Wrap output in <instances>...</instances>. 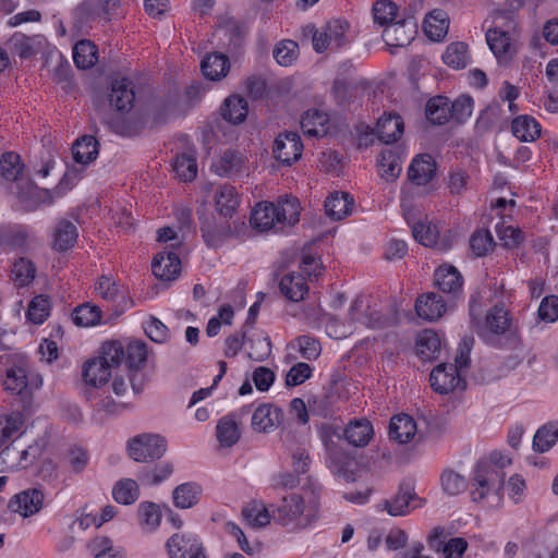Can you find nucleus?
Returning a JSON list of instances; mask_svg holds the SVG:
<instances>
[{
    "mask_svg": "<svg viewBox=\"0 0 558 558\" xmlns=\"http://www.w3.org/2000/svg\"><path fill=\"white\" fill-rule=\"evenodd\" d=\"M210 168L219 177L238 178L247 172V158L238 150L228 149L213 161Z\"/></svg>",
    "mask_w": 558,
    "mask_h": 558,
    "instance_id": "obj_9",
    "label": "nucleus"
},
{
    "mask_svg": "<svg viewBox=\"0 0 558 558\" xmlns=\"http://www.w3.org/2000/svg\"><path fill=\"white\" fill-rule=\"evenodd\" d=\"M449 17L441 9L433 10L424 20V31L426 36L434 40H441L448 32Z\"/></svg>",
    "mask_w": 558,
    "mask_h": 558,
    "instance_id": "obj_32",
    "label": "nucleus"
},
{
    "mask_svg": "<svg viewBox=\"0 0 558 558\" xmlns=\"http://www.w3.org/2000/svg\"><path fill=\"white\" fill-rule=\"evenodd\" d=\"M167 450V441L157 434H142L128 442L131 459L136 462H149L160 459Z\"/></svg>",
    "mask_w": 558,
    "mask_h": 558,
    "instance_id": "obj_4",
    "label": "nucleus"
},
{
    "mask_svg": "<svg viewBox=\"0 0 558 558\" xmlns=\"http://www.w3.org/2000/svg\"><path fill=\"white\" fill-rule=\"evenodd\" d=\"M398 7L390 0H378L373 5L374 22L380 26H387L397 16Z\"/></svg>",
    "mask_w": 558,
    "mask_h": 558,
    "instance_id": "obj_64",
    "label": "nucleus"
},
{
    "mask_svg": "<svg viewBox=\"0 0 558 558\" xmlns=\"http://www.w3.org/2000/svg\"><path fill=\"white\" fill-rule=\"evenodd\" d=\"M0 174L12 193L24 208L34 210L39 203L52 204L53 196L49 190L38 189L27 175L21 156L7 151L0 158Z\"/></svg>",
    "mask_w": 558,
    "mask_h": 558,
    "instance_id": "obj_1",
    "label": "nucleus"
},
{
    "mask_svg": "<svg viewBox=\"0 0 558 558\" xmlns=\"http://www.w3.org/2000/svg\"><path fill=\"white\" fill-rule=\"evenodd\" d=\"M558 440V422L549 423L541 428L534 435L533 449L537 452L548 451Z\"/></svg>",
    "mask_w": 558,
    "mask_h": 558,
    "instance_id": "obj_52",
    "label": "nucleus"
},
{
    "mask_svg": "<svg viewBox=\"0 0 558 558\" xmlns=\"http://www.w3.org/2000/svg\"><path fill=\"white\" fill-rule=\"evenodd\" d=\"M151 269L157 279L172 281L180 275L181 260L175 252L162 251L154 257Z\"/></svg>",
    "mask_w": 558,
    "mask_h": 558,
    "instance_id": "obj_14",
    "label": "nucleus"
},
{
    "mask_svg": "<svg viewBox=\"0 0 558 558\" xmlns=\"http://www.w3.org/2000/svg\"><path fill=\"white\" fill-rule=\"evenodd\" d=\"M203 489L194 482H186L177 486L172 492L173 504L180 509H190L198 504Z\"/></svg>",
    "mask_w": 558,
    "mask_h": 558,
    "instance_id": "obj_30",
    "label": "nucleus"
},
{
    "mask_svg": "<svg viewBox=\"0 0 558 558\" xmlns=\"http://www.w3.org/2000/svg\"><path fill=\"white\" fill-rule=\"evenodd\" d=\"M404 123L402 118L396 113L384 114L378 119L376 134L385 144L397 142L403 134Z\"/></svg>",
    "mask_w": 558,
    "mask_h": 558,
    "instance_id": "obj_22",
    "label": "nucleus"
},
{
    "mask_svg": "<svg viewBox=\"0 0 558 558\" xmlns=\"http://www.w3.org/2000/svg\"><path fill=\"white\" fill-rule=\"evenodd\" d=\"M432 388L440 393L447 395L456 388L465 387V381L457 369V365L446 363L438 364L429 375Z\"/></svg>",
    "mask_w": 558,
    "mask_h": 558,
    "instance_id": "obj_7",
    "label": "nucleus"
},
{
    "mask_svg": "<svg viewBox=\"0 0 558 558\" xmlns=\"http://www.w3.org/2000/svg\"><path fill=\"white\" fill-rule=\"evenodd\" d=\"M44 506V493L38 488H28L14 495L8 507L24 518L38 513Z\"/></svg>",
    "mask_w": 558,
    "mask_h": 558,
    "instance_id": "obj_10",
    "label": "nucleus"
},
{
    "mask_svg": "<svg viewBox=\"0 0 558 558\" xmlns=\"http://www.w3.org/2000/svg\"><path fill=\"white\" fill-rule=\"evenodd\" d=\"M353 199L344 192H335L325 201V210L328 217L340 220L351 213Z\"/></svg>",
    "mask_w": 558,
    "mask_h": 558,
    "instance_id": "obj_39",
    "label": "nucleus"
},
{
    "mask_svg": "<svg viewBox=\"0 0 558 558\" xmlns=\"http://www.w3.org/2000/svg\"><path fill=\"white\" fill-rule=\"evenodd\" d=\"M248 113L247 101L238 95L229 96L223 104L221 109L222 118L232 123L239 124L242 123Z\"/></svg>",
    "mask_w": 558,
    "mask_h": 558,
    "instance_id": "obj_40",
    "label": "nucleus"
},
{
    "mask_svg": "<svg viewBox=\"0 0 558 558\" xmlns=\"http://www.w3.org/2000/svg\"><path fill=\"white\" fill-rule=\"evenodd\" d=\"M444 62L453 69H464L469 63L468 46L457 41L450 44L442 54Z\"/></svg>",
    "mask_w": 558,
    "mask_h": 558,
    "instance_id": "obj_55",
    "label": "nucleus"
},
{
    "mask_svg": "<svg viewBox=\"0 0 558 558\" xmlns=\"http://www.w3.org/2000/svg\"><path fill=\"white\" fill-rule=\"evenodd\" d=\"M201 231L209 247H217L221 245L232 235L228 221H217L215 217H206L202 221Z\"/></svg>",
    "mask_w": 558,
    "mask_h": 558,
    "instance_id": "obj_20",
    "label": "nucleus"
},
{
    "mask_svg": "<svg viewBox=\"0 0 558 558\" xmlns=\"http://www.w3.org/2000/svg\"><path fill=\"white\" fill-rule=\"evenodd\" d=\"M36 271L32 260L21 257L12 266L11 278L16 287H25L35 279Z\"/></svg>",
    "mask_w": 558,
    "mask_h": 558,
    "instance_id": "obj_53",
    "label": "nucleus"
},
{
    "mask_svg": "<svg viewBox=\"0 0 558 558\" xmlns=\"http://www.w3.org/2000/svg\"><path fill=\"white\" fill-rule=\"evenodd\" d=\"M4 388L12 393L21 395L28 385L27 372L23 366H11L7 369Z\"/></svg>",
    "mask_w": 558,
    "mask_h": 558,
    "instance_id": "obj_57",
    "label": "nucleus"
},
{
    "mask_svg": "<svg viewBox=\"0 0 558 558\" xmlns=\"http://www.w3.org/2000/svg\"><path fill=\"white\" fill-rule=\"evenodd\" d=\"M416 433V423L408 414H399L390 420L389 437L399 444L409 442Z\"/></svg>",
    "mask_w": 558,
    "mask_h": 558,
    "instance_id": "obj_28",
    "label": "nucleus"
},
{
    "mask_svg": "<svg viewBox=\"0 0 558 558\" xmlns=\"http://www.w3.org/2000/svg\"><path fill=\"white\" fill-rule=\"evenodd\" d=\"M74 160L87 165L98 156V142L93 135H84L76 140L72 147Z\"/></svg>",
    "mask_w": 558,
    "mask_h": 558,
    "instance_id": "obj_41",
    "label": "nucleus"
},
{
    "mask_svg": "<svg viewBox=\"0 0 558 558\" xmlns=\"http://www.w3.org/2000/svg\"><path fill=\"white\" fill-rule=\"evenodd\" d=\"M325 35L329 36L335 50L350 44L352 40L350 24L345 20H332L326 23Z\"/></svg>",
    "mask_w": 558,
    "mask_h": 558,
    "instance_id": "obj_42",
    "label": "nucleus"
},
{
    "mask_svg": "<svg viewBox=\"0 0 558 558\" xmlns=\"http://www.w3.org/2000/svg\"><path fill=\"white\" fill-rule=\"evenodd\" d=\"M112 496L121 505H132L140 498V487L134 480L123 478L114 484Z\"/></svg>",
    "mask_w": 558,
    "mask_h": 558,
    "instance_id": "obj_50",
    "label": "nucleus"
},
{
    "mask_svg": "<svg viewBox=\"0 0 558 558\" xmlns=\"http://www.w3.org/2000/svg\"><path fill=\"white\" fill-rule=\"evenodd\" d=\"M415 497L410 485H400L397 494L390 499L383 500L380 506L392 517L405 515L410 512V504Z\"/></svg>",
    "mask_w": 558,
    "mask_h": 558,
    "instance_id": "obj_24",
    "label": "nucleus"
},
{
    "mask_svg": "<svg viewBox=\"0 0 558 558\" xmlns=\"http://www.w3.org/2000/svg\"><path fill=\"white\" fill-rule=\"evenodd\" d=\"M417 33V25L413 17L391 22L383 32V39L389 47H405L412 43Z\"/></svg>",
    "mask_w": 558,
    "mask_h": 558,
    "instance_id": "obj_8",
    "label": "nucleus"
},
{
    "mask_svg": "<svg viewBox=\"0 0 558 558\" xmlns=\"http://www.w3.org/2000/svg\"><path fill=\"white\" fill-rule=\"evenodd\" d=\"M217 439L221 447L229 448L235 445L240 439V429L231 415L219 420L216 427Z\"/></svg>",
    "mask_w": 558,
    "mask_h": 558,
    "instance_id": "obj_45",
    "label": "nucleus"
},
{
    "mask_svg": "<svg viewBox=\"0 0 558 558\" xmlns=\"http://www.w3.org/2000/svg\"><path fill=\"white\" fill-rule=\"evenodd\" d=\"M317 506L314 502L306 505L303 497L291 494L282 498L275 511V521L291 531L308 527L317 518Z\"/></svg>",
    "mask_w": 558,
    "mask_h": 558,
    "instance_id": "obj_3",
    "label": "nucleus"
},
{
    "mask_svg": "<svg viewBox=\"0 0 558 558\" xmlns=\"http://www.w3.org/2000/svg\"><path fill=\"white\" fill-rule=\"evenodd\" d=\"M77 239V229L69 220H61L57 225L53 233V247L63 252L74 245Z\"/></svg>",
    "mask_w": 558,
    "mask_h": 558,
    "instance_id": "obj_44",
    "label": "nucleus"
},
{
    "mask_svg": "<svg viewBox=\"0 0 558 558\" xmlns=\"http://www.w3.org/2000/svg\"><path fill=\"white\" fill-rule=\"evenodd\" d=\"M73 61L78 69L92 68L97 62L96 46L90 40H80L73 47Z\"/></svg>",
    "mask_w": 558,
    "mask_h": 558,
    "instance_id": "obj_48",
    "label": "nucleus"
},
{
    "mask_svg": "<svg viewBox=\"0 0 558 558\" xmlns=\"http://www.w3.org/2000/svg\"><path fill=\"white\" fill-rule=\"evenodd\" d=\"M444 534L445 530L442 527H434L427 537L429 548L436 553H441L444 558H461L468 548L466 541L462 537H453L445 542L441 539Z\"/></svg>",
    "mask_w": 558,
    "mask_h": 558,
    "instance_id": "obj_11",
    "label": "nucleus"
},
{
    "mask_svg": "<svg viewBox=\"0 0 558 558\" xmlns=\"http://www.w3.org/2000/svg\"><path fill=\"white\" fill-rule=\"evenodd\" d=\"M274 203H258L251 215V225L259 231H267L278 226Z\"/></svg>",
    "mask_w": 558,
    "mask_h": 558,
    "instance_id": "obj_36",
    "label": "nucleus"
},
{
    "mask_svg": "<svg viewBox=\"0 0 558 558\" xmlns=\"http://www.w3.org/2000/svg\"><path fill=\"white\" fill-rule=\"evenodd\" d=\"M523 546L527 558H558V536L555 534H537Z\"/></svg>",
    "mask_w": 558,
    "mask_h": 558,
    "instance_id": "obj_18",
    "label": "nucleus"
},
{
    "mask_svg": "<svg viewBox=\"0 0 558 558\" xmlns=\"http://www.w3.org/2000/svg\"><path fill=\"white\" fill-rule=\"evenodd\" d=\"M505 472L500 466L487 462H478L472 473L470 495L474 502H487L498 506L505 485Z\"/></svg>",
    "mask_w": 558,
    "mask_h": 558,
    "instance_id": "obj_2",
    "label": "nucleus"
},
{
    "mask_svg": "<svg viewBox=\"0 0 558 558\" xmlns=\"http://www.w3.org/2000/svg\"><path fill=\"white\" fill-rule=\"evenodd\" d=\"M494 246L495 241L489 230L478 229L470 238V247L476 257L485 256Z\"/></svg>",
    "mask_w": 558,
    "mask_h": 558,
    "instance_id": "obj_60",
    "label": "nucleus"
},
{
    "mask_svg": "<svg viewBox=\"0 0 558 558\" xmlns=\"http://www.w3.org/2000/svg\"><path fill=\"white\" fill-rule=\"evenodd\" d=\"M165 547L169 558H209L201 538L190 532L174 533Z\"/></svg>",
    "mask_w": 558,
    "mask_h": 558,
    "instance_id": "obj_5",
    "label": "nucleus"
},
{
    "mask_svg": "<svg viewBox=\"0 0 558 558\" xmlns=\"http://www.w3.org/2000/svg\"><path fill=\"white\" fill-rule=\"evenodd\" d=\"M441 350V340L433 330H423L416 340V353L425 361H433L438 359Z\"/></svg>",
    "mask_w": 558,
    "mask_h": 558,
    "instance_id": "obj_33",
    "label": "nucleus"
},
{
    "mask_svg": "<svg viewBox=\"0 0 558 558\" xmlns=\"http://www.w3.org/2000/svg\"><path fill=\"white\" fill-rule=\"evenodd\" d=\"M23 423V415L20 412H13L3 418H0L1 444L19 438V436L22 434L21 428Z\"/></svg>",
    "mask_w": 558,
    "mask_h": 558,
    "instance_id": "obj_54",
    "label": "nucleus"
},
{
    "mask_svg": "<svg viewBox=\"0 0 558 558\" xmlns=\"http://www.w3.org/2000/svg\"><path fill=\"white\" fill-rule=\"evenodd\" d=\"M50 314V301L46 295L35 296L27 310V318L37 325L43 324Z\"/></svg>",
    "mask_w": 558,
    "mask_h": 558,
    "instance_id": "obj_63",
    "label": "nucleus"
},
{
    "mask_svg": "<svg viewBox=\"0 0 558 558\" xmlns=\"http://www.w3.org/2000/svg\"><path fill=\"white\" fill-rule=\"evenodd\" d=\"M101 318L100 310L90 304L77 306L72 313V319L76 326L89 327L96 325Z\"/></svg>",
    "mask_w": 558,
    "mask_h": 558,
    "instance_id": "obj_62",
    "label": "nucleus"
},
{
    "mask_svg": "<svg viewBox=\"0 0 558 558\" xmlns=\"http://www.w3.org/2000/svg\"><path fill=\"white\" fill-rule=\"evenodd\" d=\"M415 311L421 318L435 322L446 313L447 304L439 294L429 292L416 300Z\"/></svg>",
    "mask_w": 558,
    "mask_h": 558,
    "instance_id": "obj_19",
    "label": "nucleus"
},
{
    "mask_svg": "<svg viewBox=\"0 0 558 558\" xmlns=\"http://www.w3.org/2000/svg\"><path fill=\"white\" fill-rule=\"evenodd\" d=\"M380 177L386 181H395L401 173V162L399 156L391 149H384L378 159Z\"/></svg>",
    "mask_w": 558,
    "mask_h": 558,
    "instance_id": "obj_49",
    "label": "nucleus"
},
{
    "mask_svg": "<svg viewBox=\"0 0 558 558\" xmlns=\"http://www.w3.org/2000/svg\"><path fill=\"white\" fill-rule=\"evenodd\" d=\"M138 522L146 532L156 531L161 522L162 513L159 505L151 501H143L137 509Z\"/></svg>",
    "mask_w": 558,
    "mask_h": 558,
    "instance_id": "obj_43",
    "label": "nucleus"
},
{
    "mask_svg": "<svg viewBox=\"0 0 558 558\" xmlns=\"http://www.w3.org/2000/svg\"><path fill=\"white\" fill-rule=\"evenodd\" d=\"M436 175V162L428 154L414 157L408 169V179L411 183L421 186L429 183Z\"/></svg>",
    "mask_w": 558,
    "mask_h": 558,
    "instance_id": "obj_15",
    "label": "nucleus"
},
{
    "mask_svg": "<svg viewBox=\"0 0 558 558\" xmlns=\"http://www.w3.org/2000/svg\"><path fill=\"white\" fill-rule=\"evenodd\" d=\"M511 318L502 304L495 305L486 315V341L498 347L497 336L506 335L510 331Z\"/></svg>",
    "mask_w": 558,
    "mask_h": 558,
    "instance_id": "obj_13",
    "label": "nucleus"
},
{
    "mask_svg": "<svg viewBox=\"0 0 558 558\" xmlns=\"http://www.w3.org/2000/svg\"><path fill=\"white\" fill-rule=\"evenodd\" d=\"M280 292L292 302H300L308 292L306 279L301 274L284 275L279 282Z\"/></svg>",
    "mask_w": 558,
    "mask_h": 558,
    "instance_id": "obj_25",
    "label": "nucleus"
},
{
    "mask_svg": "<svg viewBox=\"0 0 558 558\" xmlns=\"http://www.w3.org/2000/svg\"><path fill=\"white\" fill-rule=\"evenodd\" d=\"M276 216H278L277 222L279 229L284 227H291L300 220V203L295 197H283L279 198L277 203H274Z\"/></svg>",
    "mask_w": 558,
    "mask_h": 558,
    "instance_id": "obj_26",
    "label": "nucleus"
},
{
    "mask_svg": "<svg viewBox=\"0 0 558 558\" xmlns=\"http://www.w3.org/2000/svg\"><path fill=\"white\" fill-rule=\"evenodd\" d=\"M229 69L230 61L228 57L218 52L209 53L201 63L204 76L210 81H220L227 75Z\"/></svg>",
    "mask_w": 558,
    "mask_h": 558,
    "instance_id": "obj_29",
    "label": "nucleus"
},
{
    "mask_svg": "<svg viewBox=\"0 0 558 558\" xmlns=\"http://www.w3.org/2000/svg\"><path fill=\"white\" fill-rule=\"evenodd\" d=\"M404 215L409 225H411L413 238L418 243L429 247L438 245L439 231L435 225H432L430 222L427 221H418L411 223L409 215Z\"/></svg>",
    "mask_w": 558,
    "mask_h": 558,
    "instance_id": "obj_46",
    "label": "nucleus"
},
{
    "mask_svg": "<svg viewBox=\"0 0 558 558\" xmlns=\"http://www.w3.org/2000/svg\"><path fill=\"white\" fill-rule=\"evenodd\" d=\"M112 368L98 359L88 361L83 367V378L85 383L93 387L105 385L112 375Z\"/></svg>",
    "mask_w": 558,
    "mask_h": 558,
    "instance_id": "obj_38",
    "label": "nucleus"
},
{
    "mask_svg": "<svg viewBox=\"0 0 558 558\" xmlns=\"http://www.w3.org/2000/svg\"><path fill=\"white\" fill-rule=\"evenodd\" d=\"M108 99L118 112H129L135 101L134 83L126 77L113 80Z\"/></svg>",
    "mask_w": 558,
    "mask_h": 558,
    "instance_id": "obj_12",
    "label": "nucleus"
},
{
    "mask_svg": "<svg viewBox=\"0 0 558 558\" xmlns=\"http://www.w3.org/2000/svg\"><path fill=\"white\" fill-rule=\"evenodd\" d=\"M125 357V347L120 341H108L102 344L101 355L97 359L112 369L120 366Z\"/></svg>",
    "mask_w": 558,
    "mask_h": 558,
    "instance_id": "obj_56",
    "label": "nucleus"
},
{
    "mask_svg": "<svg viewBox=\"0 0 558 558\" xmlns=\"http://www.w3.org/2000/svg\"><path fill=\"white\" fill-rule=\"evenodd\" d=\"M426 118L436 125H442L450 120L449 98L438 96L428 100L426 105Z\"/></svg>",
    "mask_w": 558,
    "mask_h": 558,
    "instance_id": "obj_47",
    "label": "nucleus"
},
{
    "mask_svg": "<svg viewBox=\"0 0 558 558\" xmlns=\"http://www.w3.org/2000/svg\"><path fill=\"white\" fill-rule=\"evenodd\" d=\"M486 41L499 61H507L511 58V38L508 32L490 28L486 33Z\"/></svg>",
    "mask_w": 558,
    "mask_h": 558,
    "instance_id": "obj_34",
    "label": "nucleus"
},
{
    "mask_svg": "<svg viewBox=\"0 0 558 558\" xmlns=\"http://www.w3.org/2000/svg\"><path fill=\"white\" fill-rule=\"evenodd\" d=\"M541 124L531 116H518L512 120L511 132L521 142H534L541 136Z\"/></svg>",
    "mask_w": 558,
    "mask_h": 558,
    "instance_id": "obj_31",
    "label": "nucleus"
},
{
    "mask_svg": "<svg viewBox=\"0 0 558 558\" xmlns=\"http://www.w3.org/2000/svg\"><path fill=\"white\" fill-rule=\"evenodd\" d=\"M216 210L225 218H231L240 204V196L234 186L222 184L214 195Z\"/></svg>",
    "mask_w": 558,
    "mask_h": 558,
    "instance_id": "obj_23",
    "label": "nucleus"
},
{
    "mask_svg": "<svg viewBox=\"0 0 558 558\" xmlns=\"http://www.w3.org/2000/svg\"><path fill=\"white\" fill-rule=\"evenodd\" d=\"M302 151L303 143L296 132L280 133L274 142V157L283 166H290L298 161L302 156Z\"/></svg>",
    "mask_w": 558,
    "mask_h": 558,
    "instance_id": "obj_6",
    "label": "nucleus"
},
{
    "mask_svg": "<svg viewBox=\"0 0 558 558\" xmlns=\"http://www.w3.org/2000/svg\"><path fill=\"white\" fill-rule=\"evenodd\" d=\"M435 283L445 293L457 296L462 291L463 279L458 269L451 265L439 266L435 271Z\"/></svg>",
    "mask_w": 558,
    "mask_h": 558,
    "instance_id": "obj_21",
    "label": "nucleus"
},
{
    "mask_svg": "<svg viewBox=\"0 0 558 558\" xmlns=\"http://www.w3.org/2000/svg\"><path fill=\"white\" fill-rule=\"evenodd\" d=\"M147 360V345L143 341H131L125 348V364L131 371L144 366Z\"/></svg>",
    "mask_w": 558,
    "mask_h": 558,
    "instance_id": "obj_58",
    "label": "nucleus"
},
{
    "mask_svg": "<svg viewBox=\"0 0 558 558\" xmlns=\"http://www.w3.org/2000/svg\"><path fill=\"white\" fill-rule=\"evenodd\" d=\"M242 514L253 527H263L270 522V514L264 502L253 500L242 510Z\"/></svg>",
    "mask_w": 558,
    "mask_h": 558,
    "instance_id": "obj_51",
    "label": "nucleus"
},
{
    "mask_svg": "<svg viewBox=\"0 0 558 558\" xmlns=\"http://www.w3.org/2000/svg\"><path fill=\"white\" fill-rule=\"evenodd\" d=\"M283 412L272 404L258 405L252 415V427L258 433H270L282 421Z\"/></svg>",
    "mask_w": 558,
    "mask_h": 558,
    "instance_id": "obj_16",
    "label": "nucleus"
},
{
    "mask_svg": "<svg viewBox=\"0 0 558 558\" xmlns=\"http://www.w3.org/2000/svg\"><path fill=\"white\" fill-rule=\"evenodd\" d=\"M328 114L324 111L307 110L301 119V128L308 136H325L328 132Z\"/></svg>",
    "mask_w": 558,
    "mask_h": 558,
    "instance_id": "obj_35",
    "label": "nucleus"
},
{
    "mask_svg": "<svg viewBox=\"0 0 558 558\" xmlns=\"http://www.w3.org/2000/svg\"><path fill=\"white\" fill-rule=\"evenodd\" d=\"M246 342L250 343L247 356L253 361L263 362L271 353V342L264 330L248 329Z\"/></svg>",
    "mask_w": 558,
    "mask_h": 558,
    "instance_id": "obj_27",
    "label": "nucleus"
},
{
    "mask_svg": "<svg viewBox=\"0 0 558 558\" xmlns=\"http://www.w3.org/2000/svg\"><path fill=\"white\" fill-rule=\"evenodd\" d=\"M274 58L282 66H290L299 57V45L294 40H281L274 49Z\"/></svg>",
    "mask_w": 558,
    "mask_h": 558,
    "instance_id": "obj_61",
    "label": "nucleus"
},
{
    "mask_svg": "<svg viewBox=\"0 0 558 558\" xmlns=\"http://www.w3.org/2000/svg\"><path fill=\"white\" fill-rule=\"evenodd\" d=\"M44 40L43 35L26 36L23 33L16 32L8 40L7 48L20 58L28 59L38 53L43 47Z\"/></svg>",
    "mask_w": 558,
    "mask_h": 558,
    "instance_id": "obj_17",
    "label": "nucleus"
},
{
    "mask_svg": "<svg viewBox=\"0 0 558 558\" xmlns=\"http://www.w3.org/2000/svg\"><path fill=\"white\" fill-rule=\"evenodd\" d=\"M173 171L182 181H192L197 175V163L194 156L183 153L174 159Z\"/></svg>",
    "mask_w": 558,
    "mask_h": 558,
    "instance_id": "obj_59",
    "label": "nucleus"
},
{
    "mask_svg": "<svg viewBox=\"0 0 558 558\" xmlns=\"http://www.w3.org/2000/svg\"><path fill=\"white\" fill-rule=\"evenodd\" d=\"M373 436V426L367 420L350 422L344 428V438L354 447L366 446Z\"/></svg>",
    "mask_w": 558,
    "mask_h": 558,
    "instance_id": "obj_37",
    "label": "nucleus"
}]
</instances>
